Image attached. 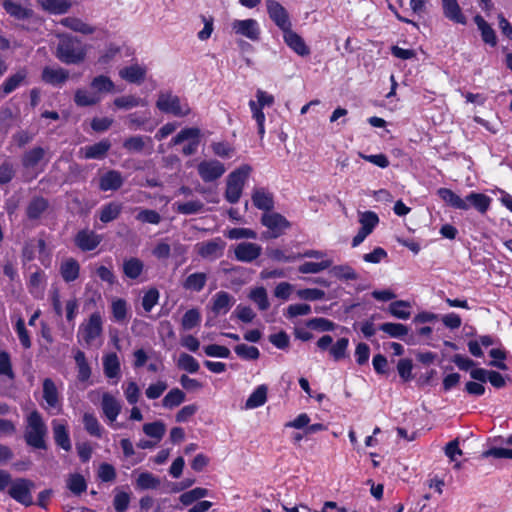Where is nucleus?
Returning <instances> with one entry per match:
<instances>
[{
  "instance_id": "bf43d9fd",
  "label": "nucleus",
  "mask_w": 512,
  "mask_h": 512,
  "mask_svg": "<svg viewBox=\"0 0 512 512\" xmlns=\"http://www.w3.org/2000/svg\"><path fill=\"white\" fill-rule=\"evenodd\" d=\"M349 345V339L346 337L339 338L334 345L329 349L330 355L335 361L344 359L347 356V348Z\"/></svg>"
},
{
  "instance_id": "c9c22d12",
  "label": "nucleus",
  "mask_w": 512,
  "mask_h": 512,
  "mask_svg": "<svg viewBox=\"0 0 512 512\" xmlns=\"http://www.w3.org/2000/svg\"><path fill=\"white\" fill-rule=\"evenodd\" d=\"M44 156V148L40 146L34 147L23 154L21 159L22 166L26 169L34 168L41 160H43Z\"/></svg>"
},
{
  "instance_id": "4468645a",
  "label": "nucleus",
  "mask_w": 512,
  "mask_h": 512,
  "mask_svg": "<svg viewBox=\"0 0 512 512\" xmlns=\"http://www.w3.org/2000/svg\"><path fill=\"white\" fill-rule=\"evenodd\" d=\"M251 199L253 205L259 210L270 213L274 209V196L266 188H255L252 192Z\"/></svg>"
},
{
  "instance_id": "052dcab7",
  "label": "nucleus",
  "mask_w": 512,
  "mask_h": 512,
  "mask_svg": "<svg viewBox=\"0 0 512 512\" xmlns=\"http://www.w3.org/2000/svg\"><path fill=\"white\" fill-rule=\"evenodd\" d=\"M234 351L238 357L244 360H257L260 356V351L257 347L246 344L236 345Z\"/></svg>"
},
{
  "instance_id": "58836bf2",
  "label": "nucleus",
  "mask_w": 512,
  "mask_h": 512,
  "mask_svg": "<svg viewBox=\"0 0 512 512\" xmlns=\"http://www.w3.org/2000/svg\"><path fill=\"white\" fill-rule=\"evenodd\" d=\"M207 282V275L203 272H195L187 276L183 283L186 290L200 292L204 289Z\"/></svg>"
},
{
  "instance_id": "4d7b16f0",
  "label": "nucleus",
  "mask_w": 512,
  "mask_h": 512,
  "mask_svg": "<svg viewBox=\"0 0 512 512\" xmlns=\"http://www.w3.org/2000/svg\"><path fill=\"white\" fill-rule=\"evenodd\" d=\"M165 431V424L161 421H155L143 425V432L147 436L155 438L157 441H160L163 438Z\"/></svg>"
},
{
  "instance_id": "de8ad7c7",
  "label": "nucleus",
  "mask_w": 512,
  "mask_h": 512,
  "mask_svg": "<svg viewBox=\"0 0 512 512\" xmlns=\"http://www.w3.org/2000/svg\"><path fill=\"white\" fill-rule=\"evenodd\" d=\"M185 400V393L179 388H172L163 398L162 404L165 408L172 409L179 406Z\"/></svg>"
},
{
  "instance_id": "9b49d317",
  "label": "nucleus",
  "mask_w": 512,
  "mask_h": 512,
  "mask_svg": "<svg viewBox=\"0 0 512 512\" xmlns=\"http://www.w3.org/2000/svg\"><path fill=\"white\" fill-rule=\"evenodd\" d=\"M102 241V236L93 230L81 229L74 237L75 245L83 252L96 249Z\"/></svg>"
},
{
  "instance_id": "6ab92c4d",
  "label": "nucleus",
  "mask_w": 512,
  "mask_h": 512,
  "mask_svg": "<svg viewBox=\"0 0 512 512\" xmlns=\"http://www.w3.org/2000/svg\"><path fill=\"white\" fill-rule=\"evenodd\" d=\"M111 148V142L108 139H103L92 145L82 147L80 149L85 159H104Z\"/></svg>"
},
{
  "instance_id": "5fc2aeb1",
  "label": "nucleus",
  "mask_w": 512,
  "mask_h": 512,
  "mask_svg": "<svg viewBox=\"0 0 512 512\" xmlns=\"http://www.w3.org/2000/svg\"><path fill=\"white\" fill-rule=\"evenodd\" d=\"M0 375L11 381L15 379L11 355L5 350H0Z\"/></svg>"
},
{
  "instance_id": "72a5a7b5",
  "label": "nucleus",
  "mask_w": 512,
  "mask_h": 512,
  "mask_svg": "<svg viewBox=\"0 0 512 512\" xmlns=\"http://www.w3.org/2000/svg\"><path fill=\"white\" fill-rule=\"evenodd\" d=\"M60 24L72 31L81 33L83 35H90L95 32V28L82 21L77 17H65L61 19Z\"/></svg>"
},
{
  "instance_id": "603ef678",
  "label": "nucleus",
  "mask_w": 512,
  "mask_h": 512,
  "mask_svg": "<svg viewBox=\"0 0 512 512\" xmlns=\"http://www.w3.org/2000/svg\"><path fill=\"white\" fill-rule=\"evenodd\" d=\"M330 273L339 280H357L358 274L348 264L333 266Z\"/></svg>"
},
{
  "instance_id": "423d86ee",
  "label": "nucleus",
  "mask_w": 512,
  "mask_h": 512,
  "mask_svg": "<svg viewBox=\"0 0 512 512\" xmlns=\"http://www.w3.org/2000/svg\"><path fill=\"white\" fill-rule=\"evenodd\" d=\"M261 224L271 232L270 237L278 238L291 227V223L280 213H264L261 217Z\"/></svg>"
},
{
  "instance_id": "393cba45",
  "label": "nucleus",
  "mask_w": 512,
  "mask_h": 512,
  "mask_svg": "<svg viewBox=\"0 0 512 512\" xmlns=\"http://www.w3.org/2000/svg\"><path fill=\"white\" fill-rule=\"evenodd\" d=\"M2 7L10 17L16 20H27L34 14L32 9L23 7L21 4L12 0H4Z\"/></svg>"
},
{
  "instance_id": "a878e982",
  "label": "nucleus",
  "mask_w": 512,
  "mask_h": 512,
  "mask_svg": "<svg viewBox=\"0 0 512 512\" xmlns=\"http://www.w3.org/2000/svg\"><path fill=\"white\" fill-rule=\"evenodd\" d=\"M437 195L451 208L458 210L469 209V204L466 203V200L462 199L453 190L449 188H439L437 190Z\"/></svg>"
},
{
  "instance_id": "79ce46f5",
  "label": "nucleus",
  "mask_w": 512,
  "mask_h": 512,
  "mask_svg": "<svg viewBox=\"0 0 512 512\" xmlns=\"http://www.w3.org/2000/svg\"><path fill=\"white\" fill-rule=\"evenodd\" d=\"M266 385H259L246 400V407L249 409L263 406L267 401Z\"/></svg>"
},
{
  "instance_id": "a18cd8bd",
  "label": "nucleus",
  "mask_w": 512,
  "mask_h": 512,
  "mask_svg": "<svg viewBox=\"0 0 512 512\" xmlns=\"http://www.w3.org/2000/svg\"><path fill=\"white\" fill-rule=\"evenodd\" d=\"M359 223L361 224L359 229L370 235L378 225L379 217L374 211H365L360 213Z\"/></svg>"
},
{
  "instance_id": "1a4fd4ad",
  "label": "nucleus",
  "mask_w": 512,
  "mask_h": 512,
  "mask_svg": "<svg viewBox=\"0 0 512 512\" xmlns=\"http://www.w3.org/2000/svg\"><path fill=\"white\" fill-rule=\"evenodd\" d=\"M225 166L218 160H203L197 165V171L205 182H213L225 173Z\"/></svg>"
},
{
  "instance_id": "bb28decb",
  "label": "nucleus",
  "mask_w": 512,
  "mask_h": 512,
  "mask_svg": "<svg viewBox=\"0 0 512 512\" xmlns=\"http://www.w3.org/2000/svg\"><path fill=\"white\" fill-rule=\"evenodd\" d=\"M37 2L42 10L53 15L65 14L72 7L70 0H37Z\"/></svg>"
},
{
  "instance_id": "c85d7f7f",
  "label": "nucleus",
  "mask_w": 512,
  "mask_h": 512,
  "mask_svg": "<svg viewBox=\"0 0 512 512\" xmlns=\"http://www.w3.org/2000/svg\"><path fill=\"white\" fill-rule=\"evenodd\" d=\"M122 210L123 205L121 202L111 201L106 203L100 208L98 212L99 220L104 224L112 222L118 219L122 213Z\"/></svg>"
},
{
  "instance_id": "b1692460",
  "label": "nucleus",
  "mask_w": 512,
  "mask_h": 512,
  "mask_svg": "<svg viewBox=\"0 0 512 512\" xmlns=\"http://www.w3.org/2000/svg\"><path fill=\"white\" fill-rule=\"evenodd\" d=\"M42 80L50 85L53 86H59L64 84L68 78L69 73L67 70L63 68H51V67H44L42 70Z\"/></svg>"
},
{
  "instance_id": "ea45409f",
  "label": "nucleus",
  "mask_w": 512,
  "mask_h": 512,
  "mask_svg": "<svg viewBox=\"0 0 512 512\" xmlns=\"http://www.w3.org/2000/svg\"><path fill=\"white\" fill-rule=\"evenodd\" d=\"M144 264L136 257H131L123 263V273L130 279H137L143 272Z\"/></svg>"
},
{
  "instance_id": "39448f33",
  "label": "nucleus",
  "mask_w": 512,
  "mask_h": 512,
  "mask_svg": "<svg viewBox=\"0 0 512 512\" xmlns=\"http://www.w3.org/2000/svg\"><path fill=\"white\" fill-rule=\"evenodd\" d=\"M35 484L27 478H16L8 489V495L16 502L29 507L34 504L32 498V490Z\"/></svg>"
},
{
  "instance_id": "c03bdc74",
  "label": "nucleus",
  "mask_w": 512,
  "mask_h": 512,
  "mask_svg": "<svg viewBox=\"0 0 512 512\" xmlns=\"http://www.w3.org/2000/svg\"><path fill=\"white\" fill-rule=\"evenodd\" d=\"M249 298L257 305L260 311H266L270 307L267 291L263 286L252 289Z\"/></svg>"
},
{
  "instance_id": "0eeeda50",
  "label": "nucleus",
  "mask_w": 512,
  "mask_h": 512,
  "mask_svg": "<svg viewBox=\"0 0 512 512\" xmlns=\"http://www.w3.org/2000/svg\"><path fill=\"white\" fill-rule=\"evenodd\" d=\"M103 332V321L99 312H94L90 315L88 322L79 327L78 335L87 345H90L96 338Z\"/></svg>"
},
{
  "instance_id": "6e6d98bb",
  "label": "nucleus",
  "mask_w": 512,
  "mask_h": 512,
  "mask_svg": "<svg viewBox=\"0 0 512 512\" xmlns=\"http://www.w3.org/2000/svg\"><path fill=\"white\" fill-rule=\"evenodd\" d=\"M200 129L197 127H189L182 129L171 139V145H179L186 140H199Z\"/></svg>"
},
{
  "instance_id": "49530a36",
  "label": "nucleus",
  "mask_w": 512,
  "mask_h": 512,
  "mask_svg": "<svg viewBox=\"0 0 512 512\" xmlns=\"http://www.w3.org/2000/svg\"><path fill=\"white\" fill-rule=\"evenodd\" d=\"M332 266V260L325 259L321 262H304L298 267V271L302 274H316L326 270Z\"/></svg>"
},
{
  "instance_id": "2f4dec72",
  "label": "nucleus",
  "mask_w": 512,
  "mask_h": 512,
  "mask_svg": "<svg viewBox=\"0 0 512 512\" xmlns=\"http://www.w3.org/2000/svg\"><path fill=\"white\" fill-rule=\"evenodd\" d=\"M234 298L226 291H219L213 296L212 311L226 314L234 304Z\"/></svg>"
},
{
  "instance_id": "20e7f679",
  "label": "nucleus",
  "mask_w": 512,
  "mask_h": 512,
  "mask_svg": "<svg viewBox=\"0 0 512 512\" xmlns=\"http://www.w3.org/2000/svg\"><path fill=\"white\" fill-rule=\"evenodd\" d=\"M156 107L161 112L176 117H185L191 112L189 105L187 103L182 104L180 98L171 92H160L156 101Z\"/></svg>"
},
{
  "instance_id": "0e129e2a",
  "label": "nucleus",
  "mask_w": 512,
  "mask_h": 512,
  "mask_svg": "<svg viewBox=\"0 0 512 512\" xmlns=\"http://www.w3.org/2000/svg\"><path fill=\"white\" fill-rule=\"evenodd\" d=\"M15 331L17 333V336L19 338V341L22 345V347L24 349H29L31 348L32 346V341H31V338H30V335H29V332L28 330L26 329V326H25V321L23 318H19L17 321H16V324H15Z\"/></svg>"
},
{
  "instance_id": "3c124183",
  "label": "nucleus",
  "mask_w": 512,
  "mask_h": 512,
  "mask_svg": "<svg viewBox=\"0 0 512 512\" xmlns=\"http://www.w3.org/2000/svg\"><path fill=\"white\" fill-rule=\"evenodd\" d=\"M111 312L115 322L123 323L127 319L128 308L126 300L117 298L112 302Z\"/></svg>"
},
{
  "instance_id": "7c9ffc66",
  "label": "nucleus",
  "mask_w": 512,
  "mask_h": 512,
  "mask_svg": "<svg viewBox=\"0 0 512 512\" xmlns=\"http://www.w3.org/2000/svg\"><path fill=\"white\" fill-rule=\"evenodd\" d=\"M474 22L481 32L483 42L495 47L497 45V36L491 25L481 15H476L474 17Z\"/></svg>"
},
{
  "instance_id": "2eb2a0df",
  "label": "nucleus",
  "mask_w": 512,
  "mask_h": 512,
  "mask_svg": "<svg viewBox=\"0 0 512 512\" xmlns=\"http://www.w3.org/2000/svg\"><path fill=\"white\" fill-rule=\"evenodd\" d=\"M262 248L256 243L242 242L235 248V257L238 261L250 263L261 255Z\"/></svg>"
},
{
  "instance_id": "f257e3e1",
  "label": "nucleus",
  "mask_w": 512,
  "mask_h": 512,
  "mask_svg": "<svg viewBox=\"0 0 512 512\" xmlns=\"http://www.w3.org/2000/svg\"><path fill=\"white\" fill-rule=\"evenodd\" d=\"M55 56L64 64H79L86 57V49L78 38L64 34L59 38Z\"/></svg>"
},
{
  "instance_id": "f3484780",
  "label": "nucleus",
  "mask_w": 512,
  "mask_h": 512,
  "mask_svg": "<svg viewBox=\"0 0 512 512\" xmlns=\"http://www.w3.org/2000/svg\"><path fill=\"white\" fill-rule=\"evenodd\" d=\"M52 431L55 444L66 452L72 449L71 439L66 423L52 421Z\"/></svg>"
},
{
  "instance_id": "680f3d73",
  "label": "nucleus",
  "mask_w": 512,
  "mask_h": 512,
  "mask_svg": "<svg viewBox=\"0 0 512 512\" xmlns=\"http://www.w3.org/2000/svg\"><path fill=\"white\" fill-rule=\"evenodd\" d=\"M135 218L141 223L152 225H158L162 220L159 212L153 209H140Z\"/></svg>"
},
{
  "instance_id": "13d9d810",
  "label": "nucleus",
  "mask_w": 512,
  "mask_h": 512,
  "mask_svg": "<svg viewBox=\"0 0 512 512\" xmlns=\"http://www.w3.org/2000/svg\"><path fill=\"white\" fill-rule=\"evenodd\" d=\"M208 495V490L206 488L196 487L192 490H189L187 492H184L180 495V502L185 505L189 506L195 501L205 497Z\"/></svg>"
},
{
  "instance_id": "5701e85b",
  "label": "nucleus",
  "mask_w": 512,
  "mask_h": 512,
  "mask_svg": "<svg viewBox=\"0 0 512 512\" xmlns=\"http://www.w3.org/2000/svg\"><path fill=\"white\" fill-rule=\"evenodd\" d=\"M43 398L47 403L48 408L57 409V412L61 410L59 393L54 381L51 378H45L43 380Z\"/></svg>"
},
{
  "instance_id": "4c0bfd02",
  "label": "nucleus",
  "mask_w": 512,
  "mask_h": 512,
  "mask_svg": "<svg viewBox=\"0 0 512 512\" xmlns=\"http://www.w3.org/2000/svg\"><path fill=\"white\" fill-rule=\"evenodd\" d=\"M83 424L86 432L89 435L99 439L102 438L104 429L93 413H84Z\"/></svg>"
},
{
  "instance_id": "774afa93",
  "label": "nucleus",
  "mask_w": 512,
  "mask_h": 512,
  "mask_svg": "<svg viewBox=\"0 0 512 512\" xmlns=\"http://www.w3.org/2000/svg\"><path fill=\"white\" fill-rule=\"evenodd\" d=\"M130 493L125 491H118L114 495L113 507L116 512H126L130 504Z\"/></svg>"
},
{
  "instance_id": "f704fd0d",
  "label": "nucleus",
  "mask_w": 512,
  "mask_h": 512,
  "mask_svg": "<svg viewBox=\"0 0 512 512\" xmlns=\"http://www.w3.org/2000/svg\"><path fill=\"white\" fill-rule=\"evenodd\" d=\"M74 360L78 369L77 379L80 382L88 381L91 377L92 370L85 353L82 350H77L74 354Z\"/></svg>"
},
{
  "instance_id": "f03ea898",
  "label": "nucleus",
  "mask_w": 512,
  "mask_h": 512,
  "mask_svg": "<svg viewBox=\"0 0 512 512\" xmlns=\"http://www.w3.org/2000/svg\"><path fill=\"white\" fill-rule=\"evenodd\" d=\"M26 421L27 426L24 433L26 444L34 449L46 450L47 427L41 414L37 410H33L27 416Z\"/></svg>"
},
{
  "instance_id": "dca6fc26",
  "label": "nucleus",
  "mask_w": 512,
  "mask_h": 512,
  "mask_svg": "<svg viewBox=\"0 0 512 512\" xmlns=\"http://www.w3.org/2000/svg\"><path fill=\"white\" fill-rule=\"evenodd\" d=\"M443 15L456 24L465 25L467 18L457 0H441Z\"/></svg>"
},
{
  "instance_id": "aec40b11",
  "label": "nucleus",
  "mask_w": 512,
  "mask_h": 512,
  "mask_svg": "<svg viewBox=\"0 0 512 512\" xmlns=\"http://www.w3.org/2000/svg\"><path fill=\"white\" fill-rule=\"evenodd\" d=\"M101 409L105 417L113 423L121 412V404L113 395L105 392L102 395Z\"/></svg>"
},
{
  "instance_id": "f8f14e48",
  "label": "nucleus",
  "mask_w": 512,
  "mask_h": 512,
  "mask_svg": "<svg viewBox=\"0 0 512 512\" xmlns=\"http://www.w3.org/2000/svg\"><path fill=\"white\" fill-rule=\"evenodd\" d=\"M233 31L251 41H258L260 38V27L255 19L234 20Z\"/></svg>"
},
{
  "instance_id": "a211bd4d",
  "label": "nucleus",
  "mask_w": 512,
  "mask_h": 512,
  "mask_svg": "<svg viewBox=\"0 0 512 512\" xmlns=\"http://www.w3.org/2000/svg\"><path fill=\"white\" fill-rule=\"evenodd\" d=\"M123 177L117 170H108L99 178V189L103 192L116 191L123 185Z\"/></svg>"
},
{
  "instance_id": "9d476101",
  "label": "nucleus",
  "mask_w": 512,
  "mask_h": 512,
  "mask_svg": "<svg viewBox=\"0 0 512 512\" xmlns=\"http://www.w3.org/2000/svg\"><path fill=\"white\" fill-rule=\"evenodd\" d=\"M225 247V241L221 237H216L209 241L198 243L197 253L205 259H217L223 255Z\"/></svg>"
},
{
  "instance_id": "e433bc0d",
  "label": "nucleus",
  "mask_w": 512,
  "mask_h": 512,
  "mask_svg": "<svg viewBox=\"0 0 512 512\" xmlns=\"http://www.w3.org/2000/svg\"><path fill=\"white\" fill-rule=\"evenodd\" d=\"M27 72L25 69H21L17 71L15 74L6 78V80L1 84L0 89L4 94L8 95L16 90L21 83L26 79Z\"/></svg>"
},
{
  "instance_id": "ddd939ff",
  "label": "nucleus",
  "mask_w": 512,
  "mask_h": 512,
  "mask_svg": "<svg viewBox=\"0 0 512 512\" xmlns=\"http://www.w3.org/2000/svg\"><path fill=\"white\" fill-rule=\"evenodd\" d=\"M283 40L286 45L299 56L305 57L310 54V48L305 43L304 39L292 27L283 32Z\"/></svg>"
},
{
  "instance_id": "412c9836",
  "label": "nucleus",
  "mask_w": 512,
  "mask_h": 512,
  "mask_svg": "<svg viewBox=\"0 0 512 512\" xmlns=\"http://www.w3.org/2000/svg\"><path fill=\"white\" fill-rule=\"evenodd\" d=\"M49 201L43 196H34L26 207V216L29 220L35 221L48 210Z\"/></svg>"
},
{
  "instance_id": "09e8293b",
  "label": "nucleus",
  "mask_w": 512,
  "mask_h": 512,
  "mask_svg": "<svg viewBox=\"0 0 512 512\" xmlns=\"http://www.w3.org/2000/svg\"><path fill=\"white\" fill-rule=\"evenodd\" d=\"M136 486L141 490L157 489L160 486V479L150 472H142L136 479Z\"/></svg>"
},
{
  "instance_id": "338daca9",
  "label": "nucleus",
  "mask_w": 512,
  "mask_h": 512,
  "mask_svg": "<svg viewBox=\"0 0 512 512\" xmlns=\"http://www.w3.org/2000/svg\"><path fill=\"white\" fill-rule=\"evenodd\" d=\"M201 315L197 309L187 310L182 317V327L184 330H191L199 325Z\"/></svg>"
},
{
  "instance_id": "6e6552de",
  "label": "nucleus",
  "mask_w": 512,
  "mask_h": 512,
  "mask_svg": "<svg viewBox=\"0 0 512 512\" xmlns=\"http://www.w3.org/2000/svg\"><path fill=\"white\" fill-rule=\"evenodd\" d=\"M266 6L270 19L282 32L292 27L287 10L278 1L267 0Z\"/></svg>"
},
{
  "instance_id": "e2e57ef3",
  "label": "nucleus",
  "mask_w": 512,
  "mask_h": 512,
  "mask_svg": "<svg viewBox=\"0 0 512 512\" xmlns=\"http://www.w3.org/2000/svg\"><path fill=\"white\" fill-rule=\"evenodd\" d=\"M74 102L77 106L87 107L97 104L99 102V98L91 95L86 90L78 89L74 95Z\"/></svg>"
},
{
  "instance_id": "473e14b6",
  "label": "nucleus",
  "mask_w": 512,
  "mask_h": 512,
  "mask_svg": "<svg viewBox=\"0 0 512 512\" xmlns=\"http://www.w3.org/2000/svg\"><path fill=\"white\" fill-rule=\"evenodd\" d=\"M103 370L107 378H118L121 373L120 361L115 352L106 354L103 357Z\"/></svg>"
},
{
  "instance_id": "8fccbe9b",
  "label": "nucleus",
  "mask_w": 512,
  "mask_h": 512,
  "mask_svg": "<svg viewBox=\"0 0 512 512\" xmlns=\"http://www.w3.org/2000/svg\"><path fill=\"white\" fill-rule=\"evenodd\" d=\"M410 304L403 300H397L389 305V313L402 320L410 318L411 312L409 311Z\"/></svg>"
},
{
  "instance_id": "4be33fe9",
  "label": "nucleus",
  "mask_w": 512,
  "mask_h": 512,
  "mask_svg": "<svg viewBox=\"0 0 512 512\" xmlns=\"http://www.w3.org/2000/svg\"><path fill=\"white\" fill-rule=\"evenodd\" d=\"M59 272L64 282H74L79 278L80 264L73 257L66 258L61 262Z\"/></svg>"
},
{
  "instance_id": "37998d69",
  "label": "nucleus",
  "mask_w": 512,
  "mask_h": 512,
  "mask_svg": "<svg viewBox=\"0 0 512 512\" xmlns=\"http://www.w3.org/2000/svg\"><path fill=\"white\" fill-rule=\"evenodd\" d=\"M67 488L75 496H80L87 490V482L84 476L79 473L70 474L67 479Z\"/></svg>"
},
{
  "instance_id": "7ed1b4c3",
  "label": "nucleus",
  "mask_w": 512,
  "mask_h": 512,
  "mask_svg": "<svg viewBox=\"0 0 512 512\" xmlns=\"http://www.w3.org/2000/svg\"><path fill=\"white\" fill-rule=\"evenodd\" d=\"M252 167L248 164H243L234 171H232L226 180V189L224 197L227 202L236 204L239 202L244 185L250 176Z\"/></svg>"
},
{
  "instance_id": "c756f323",
  "label": "nucleus",
  "mask_w": 512,
  "mask_h": 512,
  "mask_svg": "<svg viewBox=\"0 0 512 512\" xmlns=\"http://www.w3.org/2000/svg\"><path fill=\"white\" fill-rule=\"evenodd\" d=\"M464 200L469 204V207L473 206L480 214H485L492 202L491 197L478 192H470Z\"/></svg>"
},
{
  "instance_id": "a19ab883",
  "label": "nucleus",
  "mask_w": 512,
  "mask_h": 512,
  "mask_svg": "<svg viewBox=\"0 0 512 512\" xmlns=\"http://www.w3.org/2000/svg\"><path fill=\"white\" fill-rule=\"evenodd\" d=\"M378 329L392 338L403 339L409 332V328L402 323L385 322L378 326Z\"/></svg>"
},
{
  "instance_id": "864d4df0",
  "label": "nucleus",
  "mask_w": 512,
  "mask_h": 512,
  "mask_svg": "<svg viewBox=\"0 0 512 512\" xmlns=\"http://www.w3.org/2000/svg\"><path fill=\"white\" fill-rule=\"evenodd\" d=\"M179 369L188 373H197L200 369L199 362L190 354L181 353L177 362Z\"/></svg>"
},
{
  "instance_id": "69168bd1",
  "label": "nucleus",
  "mask_w": 512,
  "mask_h": 512,
  "mask_svg": "<svg viewBox=\"0 0 512 512\" xmlns=\"http://www.w3.org/2000/svg\"><path fill=\"white\" fill-rule=\"evenodd\" d=\"M145 137L137 135L126 138L123 142V148L130 153H140L145 147Z\"/></svg>"
},
{
  "instance_id": "cd10ccee",
  "label": "nucleus",
  "mask_w": 512,
  "mask_h": 512,
  "mask_svg": "<svg viewBox=\"0 0 512 512\" xmlns=\"http://www.w3.org/2000/svg\"><path fill=\"white\" fill-rule=\"evenodd\" d=\"M119 75L129 83L141 84L146 77V68L138 64H133L122 68L119 71Z\"/></svg>"
}]
</instances>
